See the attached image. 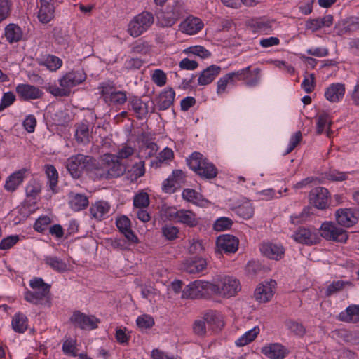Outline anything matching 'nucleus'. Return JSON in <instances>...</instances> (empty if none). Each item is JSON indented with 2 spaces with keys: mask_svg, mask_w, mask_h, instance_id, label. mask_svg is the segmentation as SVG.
I'll use <instances>...</instances> for the list:
<instances>
[{
  "mask_svg": "<svg viewBox=\"0 0 359 359\" xmlns=\"http://www.w3.org/2000/svg\"><path fill=\"white\" fill-rule=\"evenodd\" d=\"M66 168L74 179L80 178L84 170L91 171L95 170L99 171L96 166V160L90 156L81 154L72 156L67 158Z\"/></svg>",
  "mask_w": 359,
  "mask_h": 359,
  "instance_id": "f257e3e1",
  "label": "nucleus"
},
{
  "mask_svg": "<svg viewBox=\"0 0 359 359\" xmlns=\"http://www.w3.org/2000/svg\"><path fill=\"white\" fill-rule=\"evenodd\" d=\"M187 164L201 177L212 180L217 175V169L213 163L203 158L198 152H194L187 159Z\"/></svg>",
  "mask_w": 359,
  "mask_h": 359,
  "instance_id": "f03ea898",
  "label": "nucleus"
},
{
  "mask_svg": "<svg viewBox=\"0 0 359 359\" xmlns=\"http://www.w3.org/2000/svg\"><path fill=\"white\" fill-rule=\"evenodd\" d=\"M183 2L176 0L167 5L165 10L158 15V22L163 27H170L184 15Z\"/></svg>",
  "mask_w": 359,
  "mask_h": 359,
  "instance_id": "7ed1b4c3",
  "label": "nucleus"
},
{
  "mask_svg": "<svg viewBox=\"0 0 359 359\" xmlns=\"http://www.w3.org/2000/svg\"><path fill=\"white\" fill-rule=\"evenodd\" d=\"M104 167L97 171L96 175L100 178H114L122 175L126 171V167L114 155H104Z\"/></svg>",
  "mask_w": 359,
  "mask_h": 359,
  "instance_id": "20e7f679",
  "label": "nucleus"
},
{
  "mask_svg": "<svg viewBox=\"0 0 359 359\" xmlns=\"http://www.w3.org/2000/svg\"><path fill=\"white\" fill-rule=\"evenodd\" d=\"M241 290L239 281L231 276H225L217 283H212V294L222 297H231Z\"/></svg>",
  "mask_w": 359,
  "mask_h": 359,
  "instance_id": "39448f33",
  "label": "nucleus"
},
{
  "mask_svg": "<svg viewBox=\"0 0 359 359\" xmlns=\"http://www.w3.org/2000/svg\"><path fill=\"white\" fill-rule=\"evenodd\" d=\"M29 285L32 291L29 290L25 293V299L28 302L38 304L49 294L50 285L41 278H34L30 280Z\"/></svg>",
  "mask_w": 359,
  "mask_h": 359,
  "instance_id": "423d86ee",
  "label": "nucleus"
},
{
  "mask_svg": "<svg viewBox=\"0 0 359 359\" xmlns=\"http://www.w3.org/2000/svg\"><path fill=\"white\" fill-rule=\"evenodd\" d=\"M212 294V283L195 280L189 283L182 291V297L187 299H199Z\"/></svg>",
  "mask_w": 359,
  "mask_h": 359,
  "instance_id": "0eeeda50",
  "label": "nucleus"
},
{
  "mask_svg": "<svg viewBox=\"0 0 359 359\" xmlns=\"http://www.w3.org/2000/svg\"><path fill=\"white\" fill-rule=\"evenodd\" d=\"M154 23L151 13L143 12L135 16L128 24V32L130 36L137 37Z\"/></svg>",
  "mask_w": 359,
  "mask_h": 359,
  "instance_id": "6e6552de",
  "label": "nucleus"
},
{
  "mask_svg": "<svg viewBox=\"0 0 359 359\" xmlns=\"http://www.w3.org/2000/svg\"><path fill=\"white\" fill-rule=\"evenodd\" d=\"M320 233L322 237L328 241L344 243L348 239L346 231L337 227L332 222L323 223L320 229Z\"/></svg>",
  "mask_w": 359,
  "mask_h": 359,
  "instance_id": "1a4fd4ad",
  "label": "nucleus"
},
{
  "mask_svg": "<svg viewBox=\"0 0 359 359\" xmlns=\"http://www.w3.org/2000/svg\"><path fill=\"white\" fill-rule=\"evenodd\" d=\"M71 321L81 329L93 330L97 327L100 320L94 316H88L80 311H75L71 317Z\"/></svg>",
  "mask_w": 359,
  "mask_h": 359,
  "instance_id": "9d476101",
  "label": "nucleus"
},
{
  "mask_svg": "<svg viewBox=\"0 0 359 359\" xmlns=\"http://www.w3.org/2000/svg\"><path fill=\"white\" fill-rule=\"evenodd\" d=\"M328 190L323 187H316L310 192L311 203L318 209H325L328 202Z\"/></svg>",
  "mask_w": 359,
  "mask_h": 359,
  "instance_id": "9b49d317",
  "label": "nucleus"
},
{
  "mask_svg": "<svg viewBox=\"0 0 359 359\" xmlns=\"http://www.w3.org/2000/svg\"><path fill=\"white\" fill-rule=\"evenodd\" d=\"M276 285V282L271 280L269 282L266 283V284H262L258 286L255 291L256 300L261 303L268 302L273 296V289Z\"/></svg>",
  "mask_w": 359,
  "mask_h": 359,
  "instance_id": "f8f14e48",
  "label": "nucleus"
},
{
  "mask_svg": "<svg viewBox=\"0 0 359 359\" xmlns=\"http://www.w3.org/2000/svg\"><path fill=\"white\" fill-rule=\"evenodd\" d=\"M217 246L221 251L232 253L238 250V239L229 234L222 235L217 239Z\"/></svg>",
  "mask_w": 359,
  "mask_h": 359,
  "instance_id": "ddd939ff",
  "label": "nucleus"
},
{
  "mask_svg": "<svg viewBox=\"0 0 359 359\" xmlns=\"http://www.w3.org/2000/svg\"><path fill=\"white\" fill-rule=\"evenodd\" d=\"M337 223L344 227H351L355 224L358 218L356 213L351 209H339L335 214Z\"/></svg>",
  "mask_w": 359,
  "mask_h": 359,
  "instance_id": "4468645a",
  "label": "nucleus"
},
{
  "mask_svg": "<svg viewBox=\"0 0 359 359\" xmlns=\"http://www.w3.org/2000/svg\"><path fill=\"white\" fill-rule=\"evenodd\" d=\"M86 79V75L81 72H69L60 79V85L62 88L70 90L71 88L79 85Z\"/></svg>",
  "mask_w": 359,
  "mask_h": 359,
  "instance_id": "2eb2a0df",
  "label": "nucleus"
},
{
  "mask_svg": "<svg viewBox=\"0 0 359 359\" xmlns=\"http://www.w3.org/2000/svg\"><path fill=\"white\" fill-rule=\"evenodd\" d=\"M40 9L38 13L39 21L43 24L49 22L54 17L55 8L53 0H40Z\"/></svg>",
  "mask_w": 359,
  "mask_h": 359,
  "instance_id": "dca6fc26",
  "label": "nucleus"
},
{
  "mask_svg": "<svg viewBox=\"0 0 359 359\" xmlns=\"http://www.w3.org/2000/svg\"><path fill=\"white\" fill-rule=\"evenodd\" d=\"M262 353L270 359H283L288 352L281 344H271L264 346Z\"/></svg>",
  "mask_w": 359,
  "mask_h": 359,
  "instance_id": "f3484780",
  "label": "nucleus"
},
{
  "mask_svg": "<svg viewBox=\"0 0 359 359\" xmlns=\"http://www.w3.org/2000/svg\"><path fill=\"white\" fill-rule=\"evenodd\" d=\"M206 266V262L204 259L198 257L185 260L181 266V269L190 274L201 272Z\"/></svg>",
  "mask_w": 359,
  "mask_h": 359,
  "instance_id": "a211bd4d",
  "label": "nucleus"
},
{
  "mask_svg": "<svg viewBox=\"0 0 359 359\" xmlns=\"http://www.w3.org/2000/svg\"><path fill=\"white\" fill-rule=\"evenodd\" d=\"M219 66L212 65L204 69L199 75L198 83L200 86H205L212 83L221 72Z\"/></svg>",
  "mask_w": 359,
  "mask_h": 359,
  "instance_id": "6ab92c4d",
  "label": "nucleus"
},
{
  "mask_svg": "<svg viewBox=\"0 0 359 359\" xmlns=\"http://www.w3.org/2000/svg\"><path fill=\"white\" fill-rule=\"evenodd\" d=\"M345 94V86L341 83H332L325 92V97L332 102H338Z\"/></svg>",
  "mask_w": 359,
  "mask_h": 359,
  "instance_id": "aec40b11",
  "label": "nucleus"
},
{
  "mask_svg": "<svg viewBox=\"0 0 359 359\" xmlns=\"http://www.w3.org/2000/svg\"><path fill=\"white\" fill-rule=\"evenodd\" d=\"M16 91L19 96L23 100H34L41 97V90L34 86L29 84H20L16 87Z\"/></svg>",
  "mask_w": 359,
  "mask_h": 359,
  "instance_id": "412c9836",
  "label": "nucleus"
},
{
  "mask_svg": "<svg viewBox=\"0 0 359 359\" xmlns=\"http://www.w3.org/2000/svg\"><path fill=\"white\" fill-rule=\"evenodd\" d=\"M202 21L198 18H187L180 25V30L188 34H194L199 32L203 27Z\"/></svg>",
  "mask_w": 359,
  "mask_h": 359,
  "instance_id": "4be33fe9",
  "label": "nucleus"
},
{
  "mask_svg": "<svg viewBox=\"0 0 359 359\" xmlns=\"http://www.w3.org/2000/svg\"><path fill=\"white\" fill-rule=\"evenodd\" d=\"M293 238L295 241L306 244L312 245L316 242V236L312 233L310 229L305 227H299L293 234Z\"/></svg>",
  "mask_w": 359,
  "mask_h": 359,
  "instance_id": "5701e85b",
  "label": "nucleus"
},
{
  "mask_svg": "<svg viewBox=\"0 0 359 359\" xmlns=\"http://www.w3.org/2000/svg\"><path fill=\"white\" fill-rule=\"evenodd\" d=\"M116 226L128 241L137 243V238L130 229V221L126 216H122L116 220Z\"/></svg>",
  "mask_w": 359,
  "mask_h": 359,
  "instance_id": "b1692460",
  "label": "nucleus"
},
{
  "mask_svg": "<svg viewBox=\"0 0 359 359\" xmlns=\"http://www.w3.org/2000/svg\"><path fill=\"white\" fill-rule=\"evenodd\" d=\"M175 93L172 88H169L159 95L156 104L159 110H165L172 105Z\"/></svg>",
  "mask_w": 359,
  "mask_h": 359,
  "instance_id": "393cba45",
  "label": "nucleus"
},
{
  "mask_svg": "<svg viewBox=\"0 0 359 359\" xmlns=\"http://www.w3.org/2000/svg\"><path fill=\"white\" fill-rule=\"evenodd\" d=\"M260 250L266 257L278 260L281 259L285 250L282 246L273 243H264L262 245Z\"/></svg>",
  "mask_w": 359,
  "mask_h": 359,
  "instance_id": "a878e982",
  "label": "nucleus"
},
{
  "mask_svg": "<svg viewBox=\"0 0 359 359\" xmlns=\"http://www.w3.org/2000/svg\"><path fill=\"white\" fill-rule=\"evenodd\" d=\"M27 169H21L11 175L5 184V189L8 191H14L17 187L22 182Z\"/></svg>",
  "mask_w": 359,
  "mask_h": 359,
  "instance_id": "bb28decb",
  "label": "nucleus"
},
{
  "mask_svg": "<svg viewBox=\"0 0 359 359\" xmlns=\"http://www.w3.org/2000/svg\"><path fill=\"white\" fill-rule=\"evenodd\" d=\"M177 222L184 224L189 227H195L198 224L199 219L194 212L189 210L182 209L180 210Z\"/></svg>",
  "mask_w": 359,
  "mask_h": 359,
  "instance_id": "cd10ccee",
  "label": "nucleus"
},
{
  "mask_svg": "<svg viewBox=\"0 0 359 359\" xmlns=\"http://www.w3.org/2000/svg\"><path fill=\"white\" fill-rule=\"evenodd\" d=\"M332 123V121L327 113L323 112L322 114H319L317 117V134H322L325 131V128H327V136L330 137L332 134V131L330 129Z\"/></svg>",
  "mask_w": 359,
  "mask_h": 359,
  "instance_id": "c85d7f7f",
  "label": "nucleus"
},
{
  "mask_svg": "<svg viewBox=\"0 0 359 359\" xmlns=\"http://www.w3.org/2000/svg\"><path fill=\"white\" fill-rule=\"evenodd\" d=\"M110 205L104 201H98L93 204L90 208V216L93 218L100 219L103 216L108 213Z\"/></svg>",
  "mask_w": 359,
  "mask_h": 359,
  "instance_id": "c756f323",
  "label": "nucleus"
},
{
  "mask_svg": "<svg viewBox=\"0 0 359 359\" xmlns=\"http://www.w3.org/2000/svg\"><path fill=\"white\" fill-rule=\"evenodd\" d=\"M339 317L342 321L353 323L359 321V306L353 305L347 307L344 312L339 314Z\"/></svg>",
  "mask_w": 359,
  "mask_h": 359,
  "instance_id": "7c9ffc66",
  "label": "nucleus"
},
{
  "mask_svg": "<svg viewBox=\"0 0 359 359\" xmlns=\"http://www.w3.org/2000/svg\"><path fill=\"white\" fill-rule=\"evenodd\" d=\"M28 327L27 318L22 313L15 314L12 320V328L18 333H23Z\"/></svg>",
  "mask_w": 359,
  "mask_h": 359,
  "instance_id": "2f4dec72",
  "label": "nucleus"
},
{
  "mask_svg": "<svg viewBox=\"0 0 359 359\" xmlns=\"http://www.w3.org/2000/svg\"><path fill=\"white\" fill-rule=\"evenodd\" d=\"M22 36V33L19 26L10 24L6 27L5 36L10 43L20 41Z\"/></svg>",
  "mask_w": 359,
  "mask_h": 359,
  "instance_id": "473e14b6",
  "label": "nucleus"
},
{
  "mask_svg": "<svg viewBox=\"0 0 359 359\" xmlns=\"http://www.w3.org/2000/svg\"><path fill=\"white\" fill-rule=\"evenodd\" d=\"M132 109L135 112L138 118H142L148 113L147 106L140 98L135 97L130 101Z\"/></svg>",
  "mask_w": 359,
  "mask_h": 359,
  "instance_id": "72a5a7b5",
  "label": "nucleus"
},
{
  "mask_svg": "<svg viewBox=\"0 0 359 359\" xmlns=\"http://www.w3.org/2000/svg\"><path fill=\"white\" fill-rule=\"evenodd\" d=\"M45 263L53 270L63 273L67 271V265L61 259L57 257L47 256L44 259Z\"/></svg>",
  "mask_w": 359,
  "mask_h": 359,
  "instance_id": "f704fd0d",
  "label": "nucleus"
},
{
  "mask_svg": "<svg viewBox=\"0 0 359 359\" xmlns=\"http://www.w3.org/2000/svg\"><path fill=\"white\" fill-rule=\"evenodd\" d=\"M88 198L83 194H76L72 196L69 202L70 206L74 211L85 209L88 205Z\"/></svg>",
  "mask_w": 359,
  "mask_h": 359,
  "instance_id": "c9c22d12",
  "label": "nucleus"
},
{
  "mask_svg": "<svg viewBox=\"0 0 359 359\" xmlns=\"http://www.w3.org/2000/svg\"><path fill=\"white\" fill-rule=\"evenodd\" d=\"M76 140L79 143L86 144L90 142V133L88 126L81 123L76 128L75 134Z\"/></svg>",
  "mask_w": 359,
  "mask_h": 359,
  "instance_id": "e433bc0d",
  "label": "nucleus"
},
{
  "mask_svg": "<svg viewBox=\"0 0 359 359\" xmlns=\"http://www.w3.org/2000/svg\"><path fill=\"white\" fill-rule=\"evenodd\" d=\"M259 332V327H255L252 330L246 332L236 341L238 346H243L252 341Z\"/></svg>",
  "mask_w": 359,
  "mask_h": 359,
  "instance_id": "4c0bfd02",
  "label": "nucleus"
},
{
  "mask_svg": "<svg viewBox=\"0 0 359 359\" xmlns=\"http://www.w3.org/2000/svg\"><path fill=\"white\" fill-rule=\"evenodd\" d=\"M39 63L47 67L50 71H55L61 67L62 62L57 57L49 55L46 58L39 60Z\"/></svg>",
  "mask_w": 359,
  "mask_h": 359,
  "instance_id": "58836bf2",
  "label": "nucleus"
},
{
  "mask_svg": "<svg viewBox=\"0 0 359 359\" xmlns=\"http://www.w3.org/2000/svg\"><path fill=\"white\" fill-rule=\"evenodd\" d=\"M204 320L208 325L212 326L215 330H221L224 326L223 321L215 313H208L204 316Z\"/></svg>",
  "mask_w": 359,
  "mask_h": 359,
  "instance_id": "ea45409f",
  "label": "nucleus"
},
{
  "mask_svg": "<svg viewBox=\"0 0 359 359\" xmlns=\"http://www.w3.org/2000/svg\"><path fill=\"white\" fill-rule=\"evenodd\" d=\"M127 100L126 94L122 91H117L111 93L109 96H106L104 101L109 104L116 105L123 104Z\"/></svg>",
  "mask_w": 359,
  "mask_h": 359,
  "instance_id": "a19ab883",
  "label": "nucleus"
},
{
  "mask_svg": "<svg viewBox=\"0 0 359 359\" xmlns=\"http://www.w3.org/2000/svg\"><path fill=\"white\" fill-rule=\"evenodd\" d=\"M158 149V146L155 142L146 140L143 141L141 152L144 153L146 158L151 157L156 154Z\"/></svg>",
  "mask_w": 359,
  "mask_h": 359,
  "instance_id": "79ce46f5",
  "label": "nucleus"
},
{
  "mask_svg": "<svg viewBox=\"0 0 359 359\" xmlns=\"http://www.w3.org/2000/svg\"><path fill=\"white\" fill-rule=\"evenodd\" d=\"M45 168L46 174L49 180L50 187L52 190H54L58 181L57 171L56 168L52 165H46Z\"/></svg>",
  "mask_w": 359,
  "mask_h": 359,
  "instance_id": "37998d69",
  "label": "nucleus"
},
{
  "mask_svg": "<svg viewBox=\"0 0 359 359\" xmlns=\"http://www.w3.org/2000/svg\"><path fill=\"white\" fill-rule=\"evenodd\" d=\"M350 282H346L342 280H337L332 282L326 289L325 294L327 297L332 295L333 294L341 291L346 285H350Z\"/></svg>",
  "mask_w": 359,
  "mask_h": 359,
  "instance_id": "c03bdc74",
  "label": "nucleus"
},
{
  "mask_svg": "<svg viewBox=\"0 0 359 359\" xmlns=\"http://www.w3.org/2000/svg\"><path fill=\"white\" fill-rule=\"evenodd\" d=\"M133 205L137 208H144L149 205V195L146 192H140L133 199Z\"/></svg>",
  "mask_w": 359,
  "mask_h": 359,
  "instance_id": "a18cd8bd",
  "label": "nucleus"
},
{
  "mask_svg": "<svg viewBox=\"0 0 359 359\" xmlns=\"http://www.w3.org/2000/svg\"><path fill=\"white\" fill-rule=\"evenodd\" d=\"M173 158V151L172 149L166 147L161 152L159 153L158 159L156 161L151 162V165H155L158 168L161 164L166 160H170Z\"/></svg>",
  "mask_w": 359,
  "mask_h": 359,
  "instance_id": "49530a36",
  "label": "nucleus"
},
{
  "mask_svg": "<svg viewBox=\"0 0 359 359\" xmlns=\"http://www.w3.org/2000/svg\"><path fill=\"white\" fill-rule=\"evenodd\" d=\"M286 325L287 328L294 334L302 337L306 332L304 327L299 323L294 320H287Z\"/></svg>",
  "mask_w": 359,
  "mask_h": 359,
  "instance_id": "de8ad7c7",
  "label": "nucleus"
},
{
  "mask_svg": "<svg viewBox=\"0 0 359 359\" xmlns=\"http://www.w3.org/2000/svg\"><path fill=\"white\" fill-rule=\"evenodd\" d=\"M151 50V46L147 42L137 41L133 43L132 47V52L137 54H147Z\"/></svg>",
  "mask_w": 359,
  "mask_h": 359,
  "instance_id": "09e8293b",
  "label": "nucleus"
},
{
  "mask_svg": "<svg viewBox=\"0 0 359 359\" xmlns=\"http://www.w3.org/2000/svg\"><path fill=\"white\" fill-rule=\"evenodd\" d=\"M187 53H191L201 58H206L210 55V53L204 47L201 46H192L184 50Z\"/></svg>",
  "mask_w": 359,
  "mask_h": 359,
  "instance_id": "8fccbe9b",
  "label": "nucleus"
},
{
  "mask_svg": "<svg viewBox=\"0 0 359 359\" xmlns=\"http://www.w3.org/2000/svg\"><path fill=\"white\" fill-rule=\"evenodd\" d=\"M163 235L170 241H172L177 237L179 229L172 225H165L161 229Z\"/></svg>",
  "mask_w": 359,
  "mask_h": 359,
  "instance_id": "3c124183",
  "label": "nucleus"
},
{
  "mask_svg": "<svg viewBox=\"0 0 359 359\" xmlns=\"http://www.w3.org/2000/svg\"><path fill=\"white\" fill-rule=\"evenodd\" d=\"M137 326L141 329H149L154 325V320L149 315H142L137 318Z\"/></svg>",
  "mask_w": 359,
  "mask_h": 359,
  "instance_id": "603ef678",
  "label": "nucleus"
},
{
  "mask_svg": "<svg viewBox=\"0 0 359 359\" xmlns=\"http://www.w3.org/2000/svg\"><path fill=\"white\" fill-rule=\"evenodd\" d=\"M260 72L261 69L259 68L250 69V73L248 74V79L245 80V84L249 86H256L260 80Z\"/></svg>",
  "mask_w": 359,
  "mask_h": 359,
  "instance_id": "864d4df0",
  "label": "nucleus"
},
{
  "mask_svg": "<svg viewBox=\"0 0 359 359\" xmlns=\"http://www.w3.org/2000/svg\"><path fill=\"white\" fill-rule=\"evenodd\" d=\"M232 224L233 222L229 218L221 217L215 222L214 229L217 231H222L229 229Z\"/></svg>",
  "mask_w": 359,
  "mask_h": 359,
  "instance_id": "5fc2aeb1",
  "label": "nucleus"
},
{
  "mask_svg": "<svg viewBox=\"0 0 359 359\" xmlns=\"http://www.w3.org/2000/svg\"><path fill=\"white\" fill-rule=\"evenodd\" d=\"M15 100V95L12 92H7L3 95L0 103V111L11 106Z\"/></svg>",
  "mask_w": 359,
  "mask_h": 359,
  "instance_id": "6e6d98bb",
  "label": "nucleus"
},
{
  "mask_svg": "<svg viewBox=\"0 0 359 359\" xmlns=\"http://www.w3.org/2000/svg\"><path fill=\"white\" fill-rule=\"evenodd\" d=\"M182 197L189 202L197 203L200 199L201 195L194 189H185L182 192Z\"/></svg>",
  "mask_w": 359,
  "mask_h": 359,
  "instance_id": "4d7b16f0",
  "label": "nucleus"
},
{
  "mask_svg": "<svg viewBox=\"0 0 359 359\" xmlns=\"http://www.w3.org/2000/svg\"><path fill=\"white\" fill-rule=\"evenodd\" d=\"M62 351L65 354L75 356L76 355V341L73 339H66L62 345Z\"/></svg>",
  "mask_w": 359,
  "mask_h": 359,
  "instance_id": "13d9d810",
  "label": "nucleus"
},
{
  "mask_svg": "<svg viewBox=\"0 0 359 359\" xmlns=\"http://www.w3.org/2000/svg\"><path fill=\"white\" fill-rule=\"evenodd\" d=\"M166 74L161 69H156L152 74L153 81L158 86H163L166 83Z\"/></svg>",
  "mask_w": 359,
  "mask_h": 359,
  "instance_id": "bf43d9fd",
  "label": "nucleus"
},
{
  "mask_svg": "<svg viewBox=\"0 0 359 359\" xmlns=\"http://www.w3.org/2000/svg\"><path fill=\"white\" fill-rule=\"evenodd\" d=\"M233 81L231 79L229 74H225L223 77L217 81V93L218 94H222L225 92L226 88L229 83H233Z\"/></svg>",
  "mask_w": 359,
  "mask_h": 359,
  "instance_id": "052dcab7",
  "label": "nucleus"
},
{
  "mask_svg": "<svg viewBox=\"0 0 359 359\" xmlns=\"http://www.w3.org/2000/svg\"><path fill=\"white\" fill-rule=\"evenodd\" d=\"M11 6V4L8 0H0V22L9 15Z\"/></svg>",
  "mask_w": 359,
  "mask_h": 359,
  "instance_id": "680f3d73",
  "label": "nucleus"
},
{
  "mask_svg": "<svg viewBox=\"0 0 359 359\" xmlns=\"http://www.w3.org/2000/svg\"><path fill=\"white\" fill-rule=\"evenodd\" d=\"M135 152V149L128 144H123L119 149L117 155L115 156L118 159L127 158L132 156Z\"/></svg>",
  "mask_w": 359,
  "mask_h": 359,
  "instance_id": "e2e57ef3",
  "label": "nucleus"
},
{
  "mask_svg": "<svg viewBox=\"0 0 359 359\" xmlns=\"http://www.w3.org/2000/svg\"><path fill=\"white\" fill-rule=\"evenodd\" d=\"M302 88L306 93H311L315 88V76L313 74H311L309 77H305L302 83Z\"/></svg>",
  "mask_w": 359,
  "mask_h": 359,
  "instance_id": "0e129e2a",
  "label": "nucleus"
},
{
  "mask_svg": "<svg viewBox=\"0 0 359 359\" xmlns=\"http://www.w3.org/2000/svg\"><path fill=\"white\" fill-rule=\"evenodd\" d=\"M19 241L18 236H10L0 242V249L7 250L13 247Z\"/></svg>",
  "mask_w": 359,
  "mask_h": 359,
  "instance_id": "69168bd1",
  "label": "nucleus"
},
{
  "mask_svg": "<svg viewBox=\"0 0 359 359\" xmlns=\"http://www.w3.org/2000/svg\"><path fill=\"white\" fill-rule=\"evenodd\" d=\"M194 332L198 336H204L206 333L205 322L204 319L197 320L193 325Z\"/></svg>",
  "mask_w": 359,
  "mask_h": 359,
  "instance_id": "338daca9",
  "label": "nucleus"
},
{
  "mask_svg": "<svg viewBox=\"0 0 359 359\" xmlns=\"http://www.w3.org/2000/svg\"><path fill=\"white\" fill-rule=\"evenodd\" d=\"M41 191V185L35 182H31L26 187V194L29 197H35Z\"/></svg>",
  "mask_w": 359,
  "mask_h": 359,
  "instance_id": "774afa93",
  "label": "nucleus"
}]
</instances>
